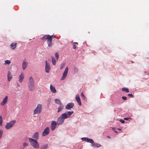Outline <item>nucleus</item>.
<instances>
[{"label":"nucleus","mask_w":149,"mask_h":149,"mask_svg":"<svg viewBox=\"0 0 149 149\" xmlns=\"http://www.w3.org/2000/svg\"><path fill=\"white\" fill-rule=\"evenodd\" d=\"M65 65V63H62L61 65V67H60V69H62L64 66Z\"/></svg>","instance_id":"obj_34"},{"label":"nucleus","mask_w":149,"mask_h":149,"mask_svg":"<svg viewBox=\"0 0 149 149\" xmlns=\"http://www.w3.org/2000/svg\"><path fill=\"white\" fill-rule=\"evenodd\" d=\"M29 141L31 146L34 148L36 149L39 148V145L38 142L36 140L31 138H29Z\"/></svg>","instance_id":"obj_3"},{"label":"nucleus","mask_w":149,"mask_h":149,"mask_svg":"<svg viewBox=\"0 0 149 149\" xmlns=\"http://www.w3.org/2000/svg\"><path fill=\"white\" fill-rule=\"evenodd\" d=\"M81 98L84 100H85L86 99V98L84 95V94L83 93H81Z\"/></svg>","instance_id":"obj_29"},{"label":"nucleus","mask_w":149,"mask_h":149,"mask_svg":"<svg viewBox=\"0 0 149 149\" xmlns=\"http://www.w3.org/2000/svg\"><path fill=\"white\" fill-rule=\"evenodd\" d=\"M39 137V133L38 132H36L34 134L32 137L35 139V140H37L38 139Z\"/></svg>","instance_id":"obj_17"},{"label":"nucleus","mask_w":149,"mask_h":149,"mask_svg":"<svg viewBox=\"0 0 149 149\" xmlns=\"http://www.w3.org/2000/svg\"><path fill=\"white\" fill-rule=\"evenodd\" d=\"M28 64V62L25 60H24L22 63V68L25 69L26 67Z\"/></svg>","instance_id":"obj_15"},{"label":"nucleus","mask_w":149,"mask_h":149,"mask_svg":"<svg viewBox=\"0 0 149 149\" xmlns=\"http://www.w3.org/2000/svg\"><path fill=\"white\" fill-rule=\"evenodd\" d=\"M63 107L64 106L63 104L60 105L58 108V110L57 111L59 113L63 109Z\"/></svg>","instance_id":"obj_20"},{"label":"nucleus","mask_w":149,"mask_h":149,"mask_svg":"<svg viewBox=\"0 0 149 149\" xmlns=\"http://www.w3.org/2000/svg\"><path fill=\"white\" fill-rule=\"evenodd\" d=\"M55 58L56 60H58L59 58V55L58 52H56L55 53Z\"/></svg>","instance_id":"obj_30"},{"label":"nucleus","mask_w":149,"mask_h":149,"mask_svg":"<svg viewBox=\"0 0 149 149\" xmlns=\"http://www.w3.org/2000/svg\"><path fill=\"white\" fill-rule=\"evenodd\" d=\"M49 38V35H45L43 37L41 38L40 39L42 40H43L45 39H47V40Z\"/></svg>","instance_id":"obj_22"},{"label":"nucleus","mask_w":149,"mask_h":149,"mask_svg":"<svg viewBox=\"0 0 149 149\" xmlns=\"http://www.w3.org/2000/svg\"><path fill=\"white\" fill-rule=\"evenodd\" d=\"M107 137L108 138H109H109H110V137L109 136H107Z\"/></svg>","instance_id":"obj_44"},{"label":"nucleus","mask_w":149,"mask_h":149,"mask_svg":"<svg viewBox=\"0 0 149 149\" xmlns=\"http://www.w3.org/2000/svg\"><path fill=\"white\" fill-rule=\"evenodd\" d=\"M7 77L8 80V81H10L12 78V77L11 76V72L9 71H8V72Z\"/></svg>","instance_id":"obj_18"},{"label":"nucleus","mask_w":149,"mask_h":149,"mask_svg":"<svg viewBox=\"0 0 149 149\" xmlns=\"http://www.w3.org/2000/svg\"><path fill=\"white\" fill-rule=\"evenodd\" d=\"M87 142L91 143L92 144H93V143L94 142V141L92 139H89L88 138L87 139Z\"/></svg>","instance_id":"obj_26"},{"label":"nucleus","mask_w":149,"mask_h":149,"mask_svg":"<svg viewBox=\"0 0 149 149\" xmlns=\"http://www.w3.org/2000/svg\"><path fill=\"white\" fill-rule=\"evenodd\" d=\"M24 73H22L19 76V82L21 83L23 81V79L24 78Z\"/></svg>","instance_id":"obj_13"},{"label":"nucleus","mask_w":149,"mask_h":149,"mask_svg":"<svg viewBox=\"0 0 149 149\" xmlns=\"http://www.w3.org/2000/svg\"><path fill=\"white\" fill-rule=\"evenodd\" d=\"M122 98L123 100H126L127 99V97L125 96H123Z\"/></svg>","instance_id":"obj_38"},{"label":"nucleus","mask_w":149,"mask_h":149,"mask_svg":"<svg viewBox=\"0 0 149 149\" xmlns=\"http://www.w3.org/2000/svg\"><path fill=\"white\" fill-rule=\"evenodd\" d=\"M120 121L122 123H124L125 122V121L123 120H120Z\"/></svg>","instance_id":"obj_39"},{"label":"nucleus","mask_w":149,"mask_h":149,"mask_svg":"<svg viewBox=\"0 0 149 149\" xmlns=\"http://www.w3.org/2000/svg\"><path fill=\"white\" fill-rule=\"evenodd\" d=\"M8 99V96H6L3 99V101L1 104V106H3L6 104L7 102Z\"/></svg>","instance_id":"obj_11"},{"label":"nucleus","mask_w":149,"mask_h":149,"mask_svg":"<svg viewBox=\"0 0 149 149\" xmlns=\"http://www.w3.org/2000/svg\"><path fill=\"white\" fill-rule=\"evenodd\" d=\"M5 61L6 64H9L10 63V61L8 60H6Z\"/></svg>","instance_id":"obj_31"},{"label":"nucleus","mask_w":149,"mask_h":149,"mask_svg":"<svg viewBox=\"0 0 149 149\" xmlns=\"http://www.w3.org/2000/svg\"><path fill=\"white\" fill-rule=\"evenodd\" d=\"M16 122L15 120H13L8 123L5 126L6 128L7 129L11 128L14 125Z\"/></svg>","instance_id":"obj_5"},{"label":"nucleus","mask_w":149,"mask_h":149,"mask_svg":"<svg viewBox=\"0 0 149 149\" xmlns=\"http://www.w3.org/2000/svg\"><path fill=\"white\" fill-rule=\"evenodd\" d=\"M49 39L51 38V39L52 40V39L53 38H56V37H55V36H54V35H52V36H50V35H49Z\"/></svg>","instance_id":"obj_36"},{"label":"nucleus","mask_w":149,"mask_h":149,"mask_svg":"<svg viewBox=\"0 0 149 149\" xmlns=\"http://www.w3.org/2000/svg\"><path fill=\"white\" fill-rule=\"evenodd\" d=\"M76 100L78 103V104L79 106H81V102L80 98L78 95H77L76 96Z\"/></svg>","instance_id":"obj_14"},{"label":"nucleus","mask_w":149,"mask_h":149,"mask_svg":"<svg viewBox=\"0 0 149 149\" xmlns=\"http://www.w3.org/2000/svg\"><path fill=\"white\" fill-rule=\"evenodd\" d=\"M128 96H129L131 97H133V95L132 94H128Z\"/></svg>","instance_id":"obj_42"},{"label":"nucleus","mask_w":149,"mask_h":149,"mask_svg":"<svg viewBox=\"0 0 149 149\" xmlns=\"http://www.w3.org/2000/svg\"><path fill=\"white\" fill-rule=\"evenodd\" d=\"M114 132L116 133H117V132H116V131H114Z\"/></svg>","instance_id":"obj_45"},{"label":"nucleus","mask_w":149,"mask_h":149,"mask_svg":"<svg viewBox=\"0 0 149 149\" xmlns=\"http://www.w3.org/2000/svg\"><path fill=\"white\" fill-rule=\"evenodd\" d=\"M130 118L127 117L124 118V119L125 120H128Z\"/></svg>","instance_id":"obj_40"},{"label":"nucleus","mask_w":149,"mask_h":149,"mask_svg":"<svg viewBox=\"0 0 149 149\" xmlns=\"http://www.w3.org/2000/svg\"><path fill=\"white\" fill-rule=\"evenodd\" d=\"M50 89L51 91L54 93H55L56 92V90L55 87L52 86V84H51L50 86Z\"/></svg>","instance_id":"obj_16"},{"label":"nucleus","mask_w":149,"mask_h":149,"mask_svg":"<svg viewBox=\"0 0 149 149\" xmlns=\"http://www.w3.org/2000/svg\"><path fill=\"white\" fill-rule=\"evenodd\" d=\"M45 71L46 73H49L50 71L51 67L50 64L47 61H45Z\"/></svg>","instance_id":"obj_6"},{"label":"nucleus","mask_w":149,"mask_h":149,"mask_svg":"<svg viewBox=\"0 0 149 149\" xmlns=\"http://www.w3.org/2000/svg\"><path fill=\"white\" fill-rule=\"evenodd\" d=\"M2 123V118L1 116H0V125L1 126Z\"/></svg>","instance_id":"obj_33"},{"label":"nucleus","mask_w":149,"mask_h":149,"mask_svg":"<svg viewBox=\"0 0 149 149\" xmlns=\"http://www.w3.org/2000/svg\"><path fill=\"white\" fill-rule=\"evenodd\" d=\"M48 145L47 144L44 145L40 147V149H47L48 148Z\"/></svg>","instance_id":"obj_24"},{"label":"nucleus","mask_w":149,"mask_h":149,"mask_svg":"<svg viewBox=\"0 0 149 149\" xmlns=\"http://www.w3.org/2000/svg\"><path fill=\"white\" fill-rule=\"evenodd\" d=\"M73 112V111H67L61 115L58 118L57 123L58 125L62 124L64 122V120L70 117Z\"/></svg>","instance_id":"obj_1"},{"label":"nucleus","mask_w":149,"mask_h":149,"mask_svg":"<svg viewBox=\"0 0 149 149\" xmlns=\"http://www.w3.org/2000/svg\"><path fill=\"white\" fill-rule=\"evenodd\" d=\"M55 102L56 104L61 105L62 104L60 101L58 99H56L55 100Z\"/></svg>","instance_id":"obj_23"},{"label":"nucleus","mask_w":149,"mask_h":149,"mask_svg":"<svg viewBox=\"0 0 149 149\" xmlns=\"http://www.w3.org/2000/svg\"><path fill=\"white\" fill-rule=\"evenodd\" d=\"M57 124L56 122L54 121H53L52 122L50 128L53 131L55 129Z\"/></svg>","instance_id":"obj_8"},{"label":"nucleus","mask_w":149,"mask_h":149,"mask_svg":"<svg viewBox=\"0 0 149 149\" xmlns=\"http://www.w3.org/2000/svg\"><path fill=\"white\" fill-rule=\"evenodd\" d=\"M42 106L41 104H38L36 108L34 110L33 114L40 113L42 111Z\"/></svg>","instance_id":"obj_4"},{"label":"nucleus","mask_w":149,"mask_h":149,"mask_svg":"<svg viewBox=\"0 0 149 149\" xmlns=\"http://www.w3.org/2000/svg\"><path fill=\"white\" fill-rule=\"evenodd\" d=\"M34 81L33 78L32 77H30L28 81V86L29 90L31 91H33L34 88Z\"/></svg>","instance_id":"obj_2"},{"label":"nucleus","mask_w":149,"mask_h":149,"mask_svg":"<svg viewBox=\"0 0 149 149\" xmlns=\"http://www.w3.org/2000/svg\"><path fill=\"white\" fill-rule=\"evenodd\" d=\"M3 133V131L2 130H0V139L2 137V136Z\"/></svg>","instance_id":"obj_35"},{"label":"nucleus","mask_w":149,"mask_h":149,"mask_svg":"<svg viewBox=\"0 0 149 149\" xmlns=\"http://www.w3.org/2000/svg\"><path fill=\"white\" fill-rule=\"evenodd\" d=\"M68 67H66L64 71L63 74V75L61 79V80H64L65 78L66 77L67 74H68Z\"/></svg>","instance_id":"obj_7"},{"label":"nucleus","mask_w":149,"mask_h":149,"mask_svg":"<svg viewBox=\"0 0 149 149\" xmlns=\"http://www.w3.org/2000/svg\"><path fill=\"white\" fill-rule=\"evenodd\" d=\"M91 146L92 147H97L99 148L101 146V145L100 144H98V143H95L94 142L93 143V144H91Z\"/></svg>","instance_id":"obj_19"},{"label":"nucleus","mask_w":149,"mask_h":149,"mask_svg":"<svg viewBox=\"0 0 149 149\" xmlns=\"http://www.w3.org/2000/svg\"><path fill=\"white\" fill-rule=\"evenodd\" d=\"M74 104L73 103H69L66 105L65 106V108L67 109L72 108L74 106Z\"/></svg>","instance_id":"obj_10"},{"label":"nucleus","mask_w":149,"mask_h":149,"mask_svg":"<svg viewBox=\"0 0 149 149\" xmlns=\"http://www.w3.org/2000/svg\"><path fill=\"white\" fill-rule=\"evenodd\" d=\"M122 91H124L127 93H128L129 92L128 89L127 88H122Z\"/></svg>","instance_id":"obj_28"},{"label":"nucleus","mask_w":149,"mask_h":149,"mask_svg":"<svg viewBox=\"0 0 149 149\" xmlns=\"http://www.w3.org/2000/svg\"><path fill=\"white\" fill-rule=\"evenodd\" d=\"M76 44L78 45V43L77 42H74L73 43V48L74 49H75L76 48Z\"/></svg>","instance_id":"obj_32"},{"label":"nucleus","mask_w":149,"mask_h":149,"mask_svg":"<svg viewBox=\"0 0 149 149\" xmlns=\"http://www.w3.org/2000/svg\"><path fill=\"white\" fill-rule=\"evenodd\" d=\"M47 43L49 47H51L52 46L53 43L52 40L51 38H49L47 41Z\"/></svg>","instance_id":"obj_12"},{"label":"nucleus","mask_w":149,"mask_h":149,"mask_svg":"<svg viewBox=\"0 0 149 149\" xmlns=\"http://www.w3.org/2000/svg\"><path fill=\"white\" fill-rule=\"evenodd\" d=\"M52 60L53 64L54 65H55L56 63V61L54 57H52Z\"/></svg>","instance_id":"obj_25"},{"label":"nucleus","mask_w":149,"mask_h":149,"mask_svg":"<svg viewBox=\"0 0 149 149\" xmlns=\"http://www.w3.org/2000/svg\"><path fill=\"white\" fill-rule=\"evenodd\" d=\"M88 138L86 137H83L81 138V139L84 141H87V139Z\"/></svg>","instance_id":"obj_37"},{"label":"nucleus","mask_w":149,"mask_h":149,"mask_svg":"<svg viewBox=\"0 0 149 149\" xmlns=\"http://www.w3.org/2000/svg\"><path fill=\"white\" fill-rule=\"evenodd\" d=\"M23 145H24V146H28V143H24L23 144Z\"/></svg>","instance_id":"obj_41"},{"label":"nucleus","mask_w":149,"mask_h":149,"mask_svg":"<svg viewBox=\"0 0 149 149\" xmlns=\"http://www.w3.org/2000/svg\"><path fill=\"white\" fill-rule=\"evenodd\" d=\"M73 71L74 73L75 74V73H77L78 72V68L76 67H74L73 68Z\"/></svg>","instance_id":"obj_27"},{"label":"nucleus","mask_w":149,"mask_h":149,"mask_svg":"<svg viewBox=\"0 0 149 149\" xmlns=\"http://www.w3.org/2000/svg\"><path fill=\"white\" fill-rule=\"evenodd\" d=\"M118 130H119V131H120V130H121V129H120V128H118Z\"/></svg>","instance_id":"obj_43"},{"label":"nucleus","mask_w":149,"mask_h":149,"mask_svg":"<svg viewBox=\"0 0 149 149\" xmlns=\"http://www.w3.org/2000/svg\"><path fill=\"white\" fill-rule=\"evenodd\" d=\"M17 43H12L10 45L11 48L12 49H14L16 47Z\"/></svg>","instance_id":"obj_21"},{"label":"nucleus","mask_w":149,"mask_h":149,"mask_svg":"<svg viewBox=\"0 0 149 149\" xmlns=\"http://www.w3.org/2000/svg\"><path fill=\"white\" fill-rule=\"evenodd\" d=\"M49 129L48 127H47L44 130L42 134V136H46L49 133Z\"/></svg>","instance_id":"obj_9"}]
</instances>
